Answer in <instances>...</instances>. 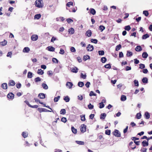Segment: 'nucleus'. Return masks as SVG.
I'll list each match as a JSON object with an SVG mask.
<instances>
[{"label":"nucleus","mask_w":152,"mask_h":152,"mask_svg":"<svg viewBox=\"0 0 152 152\" xmlns=\"http://www.w3.org/2000/svg\"><path fill=\"white\" fill-rule=\"evenodd\" d=\"M35 6L38 8H42L44 6V4L42 0H36L34 3Z\"/></svg>","instance_id":"1"},{"label":"nucleus","mask_w":152,"mask_h":152,"mask_svg":"<svg viewBox=\"0 0 152 152\" xmlns=\"http://www.w3.org/2000/svg\"><path fill=\"white\" fill-rule=\"evenodd\" d=\"M113 134L115 136L117 137H120L121 136L120 132L117 129H115L113 132Z\"/></svg>","instance_id":"2"},{"label":"nucleus","mask_w":152,"mask_h":152,"mask_svg":"<svg viewBox=\"0 0 152 152\" xmlns=\"http://www.w3.org/2000/svg\"><path fill=\"white\" fill-rule=\"evenodd\" d=\"M86 126L84 124H82L80 127V130L82 133H84L86 132Z\"/></svg>","instance_id":"3"},{"label":"nucleus","mask_w":152,"mask_h":152,"mask_svg":"<svg viewBox=\"0 0 152 152\" xmlns=\"http://www.w3.org/2000/svg\"><path fill=\"white\" fill-rule=\"evenodd\" d=\"M7 96L8 99H13L14 98V95L12 93H10L7 95Z\"/></svg>","instance_id":"4"},{"label":"nucleus","mask_w":152,"mask_h":152,"mask_svg":"<svg viewBox=\"0 0 152 152\" xmlns=\"http://www.w3.org/2000/svg\"><path fill=\"white\" fill-rule=\"evenodd\" d=\"M87 49L88 51H92L94 50V47L92 45L89 44L87 47Z\"/></svg>","instance_id":"5"},{"label":"nucleus","mask_w":152,"mask_h":152,"mask_svg":"<svg viewBox=\"0 0 152 152\" xmlns=\"http://www.w3.org/2000/svg\"><path fill=\"white\" fill-rule=\"evenodd\" d=\"M92 34L91 31L89 29L86 32L85 35L86 36L88 37H90L91 36Z\"/></svg>","instance_id":"6"},{"label":"nucleus","mask_w":152,"mask_h":152,"mask_svg":"<svg viewBox=\"0 0 152 152\" xmlns=\"http://www.w3.org/2000/svg\"><path fill=\"white\" fill-rule=\"evenodd\" d=\"M38 38V36L37 35L34 34L32 36L31 39L33 41L37 40Z\"/></svg>","instance_id":"7"},{"label":"nucleus","mask_w":152,"mask_h":152,"mask_svg":"<svg viewBox=\"0 0 152 152\" xmlns=\"http://www.w3.org/2000/svg\"><path fill=\"white\" fill-rule=\"evenodd\" d=\"M15 83L13 80H10L8 83L9 86H14L15 85Z\"/></svg>","instance_id":"8"},{"label":"nucleus","mask_w":152,"mask_h":152,"mask_svg":"<svg viewBox=\"0 0 152 152\" xmlns=\"http://www.w3.org/2000/svg\"><path fill=\"white\" fill-rule=\"evenodd\" d=\"M39 98L41 99H44L45 98V94L43 93H39L38 95Z\"/></svg>","instance_id":"9"},{"label":"nucleus","mask_w":152,"mask_h":152,"mask_svg":"<svg viewBox=\"0 0 152 152\" xmlns=\"http://www.w3.org/2000/svg\"><path fill=\"white\" fill-rule=\"evenodd\" d=\"M30 50V48L28 47H26L24 48L23 51L24 53H28Z\"/></svg>","instance_id":"10"},{"label":"nucleus","mask_w":152,"mask_h":152,"mask_svg":"<svg viewBox=\"0 0 152 152\" xmlns=\"http://www.w3.org/2000/svg\"><path fill=\"white\" fill-rule=\"evenodd\" d=\"M66 85L68 86L69 88H71L73 86V84L72 83L68 82L66 83Z\"/></svg>","instance_id":"11"},{"label":"nucleus","mask_w":152,"mask_h":152,"mask_svg":"<svg viewBox=\"0 0 152 152\" xmlns=\"http://www.w3.org/2000/svg\"><path fill=\"white\" fill-rule=\"evenodd\" d=\"M1 87L4 89H6L7 88V84L6 83H4L1 85Z\"/></svg>","instance_id":"12"},{"label":"nucleus","mask_w":152,"mask_h":152,"mask_svg":"<svg viewBox=\"0 0 152 152\" xmlns=\"http://www.w3.org/2000/svg\"><path fill=\"white\" fill-rule=\"evenodd\" d=\"M48 51H53L55 50V48L52 46H50L47 48Z\"/></svg>","instance_id":"13"},{"label":"nucleus","mask_w":152,"mask_h":152,"mask_svg":"<svg viewBox=\"0 0 152 152\" xmlns=\"http://www.w3.org/2000/svg\"><path fill=\"white\" fill-rule=\"evenodd\" d=\"M135 50L137 52L140 51L142 50V48L140 46H137L135 48Z\"/></svg>","instance_id":"14"},{"label":"nucleus","mask_w":152,"mask_h":152,"mask_svg":"<svg viewBox=\"0 0 152 152\" xmlns=\"http://www.w3.org/2000/svg\"><path fill=\"white\" fill-rule=\"evenodd\" d=\"M142 143L143 147L148 146V141H146L144 140L142 142Z\"/></svg>","instance_id":"15"},{"label":"nucleus","mask_w":152,"mask_h":152,"mask_svg":"<svg viewBox=\"0 0 152 152\" xmlns=\"http://www.w3.org/2000/svg\"><path fill=\"white\" fill-rule=\"evenodd\" d=\"M149 113L148 112H146L145 113V117L146 119H148L150 118Z\"/></svg>","instance_id":"16"},{"label":"nucleus","mask_w":152,"mask_h":152,"mask_svg":"<svg viewBox=\"0 0 152 152\" xmlns=\"http://www.w3.org/2000/svg\"><path fill=\"white\" fill-rule=\"evenodd\" d=\"M78 69L76 67H75L71 70V72L73 73H76L78 72Z\"/></svg>","instance_id":"17"},{"label":"nucleus","mask_w":152,"mask_h":152,"mask_svg":"<svg viewBox=\"0 0 152 152\" xmlns=\"http://www.w3.org/2000/svg\"><path fill=\"white\" fill-rule=\"evenodd\" d=\"M106 116V115L105 113L101 114L100 115V118L101 119H104L105 118Z\"/></svg>","instance_id":"18"},{"label":"nucleus","mask_w":152,"mask_h":152,"mask_svg":"<svg viewBox=\"0 0 152 152\" xmlns=\"http://www.w3.org/2000/svg\"><path fill=\"white\" fill-rule=\"evenodd\" d=\"M90 13L93 15H94L96 13L95 10L93 8H91L90 9Z\"/></svg>","instance_id":"19"},{"label":"nucleus","mask_w":152,"mask_h":152,"mask_svg":"<svg viewBox=\"0 0 152 152\" xmlns=\"http://www.w3.org/2000/svg\"><path fill=\"white\" fill-rule=\"evenodd\" d=\"M41 17V15L40 14H37L35 15L34 17V19H39Z\"/></svg>","instance_id":"20"},{"label":"nucleus","mask_w":152,"mask_h":152,"mask_svg":"<svg viewBox=\"0 0 152 152\" xmlns=\"http://www.w3.org/2000/svg\"><path fill=\"white\" fill-rule=\"evenodd\" d=\"M7 42L5 39H4L3 41L1 42L0 43L1 45L2 46L5 45H7Z\"/></svg>","instance_id":"21"},{"label":"nucleus","mask_w":152,"mask_h":152,"mask_svg":"<svg viewBox=\"0 0 152 152\" xmlns=\"http://www.w3.org/2000/svg\"><path fill=\"white\" fill-rule=\"evenodd\" d=\"M142 81L144 83H146L148 82V79L147 77H143L142 79Z\"/></svg>","instance_id":"22"},{"label":"nucleus","mask_w":152,"mask_h":152,"mask_svg":"<svg viewBox=\"0 0 152 152\" xmlns=\"http://www.w3.org/2000/svg\"><path fill=\"white\" fill-rule=\"evenodd\" d=\"M65 20L64 18L63 17L57 18H56L57 21H63Z\"/></svg>","instance_id":"23"},{"label":"nucleus","mask_w":152,"mask_h":152,"mask_svg":"<svg viewBox=\"0 0 152 152\" xmlns=\"http://www.w3.org/2000/svg\"><path fill=\"white\" fill-rule=\"evenodd\" d=\"M22 135L24 138H25L28 137V133L27 132H23L22 133Z\"/></svg>","instance_id":"24"},{"label":"nucleus","mask_w":152,"mask_h":152,"mask_svg":"<svg viewBox=\"0 0 152 152\" xmlns=\"http://www.w3.org/2000/svg\"><path fill=\"white\" fill-rule=\"evenodd\" d=\"M42 86L43 88L44 89H45L46 90L48 88V86L45 83H43L42 85Z\"/></svg>","instance_id":"25"},{"label":"nucleus","mask_w":152,"mask_h":152,"mask_svg":"<svg viewBox=\"0 0 152 152\" xmlns=\"http://www.w3.org/2000/svg\"><path fill=\"white\" fill-rule=\"evenodd\" d=\"M133 55L132 53L129 51H127V52L126 56L127 57H130Z\"/></svg>","instance_id":"26"},{"label":"nucleus","mask_w":152,"mask_h":152,"mask_svg":"<svg viewBox=\"0 0 152 152\" xmlns=\"http://www.w3.org/2000/svg\"><path fill=\"white\" fill-rule=\"evenodd\" d=\"M81 120L82 121H84L86 120L85 115H80Z\"/></svg>","instance_id":"27"},{"label":"nucleus","mask_w":152,"mask_h":152,"mask_svg":"<svg viewBox=\"0 0 152 152\" xmlns=\"http://www.w3.org/2000/svg\"><path fill=\"white\" fill-rule=\"evenodd\" d=\"M148 54L146 52H143L142 54V57L144 58H146L148 56Z\"/></svg>","instance_id":"28"},{"label":"nucleus","mask_w":152,"mask_h":152,"mask_svg":"<svg viewBox=\"0 0 152 152\" xmlns=\"http://www.w3.org/2000/svg\"><path fill=\"white\" fill-rule=\"evenodd\" d=\"M44 73V71L41 69H39L37 71V73L40 75H42Z\"/></svg>","instance_id":"29"},{"label":"nucleus","mask_w":152,"mask_h":152,"mask_svg":"<svg viewBox=\"0 0 152 152\" xmlns=\"http://www.w3.org/2000/svg\"><path fill=\"white\" fill-rule=\"evenodd\" d=\"M149 37V35L147 34H144L142 36V39H145L148 38Z\"/></svg>","instance_id":"30"},{"label":"nucleus","mask_w":152,"mask_h":152,"mask_svg":"<svg viewBox=\"0 0 152 152\" xmlns=\"http://www.w3.org/2000/svg\"><path fill=\"white\" fill-rule=\"evenodd\" d=\"M126 99V96L124 95H122L121 96V100L122 101H125Z\"/></svg>","instance_id":"31"},{"label":"nucleus","mask_w":152,"mask_h":152,"mask_svg":"<svg viewBox=\"0 0 152 152\" xmlns=\"http://www.w3.org/2000/svg\"><path fill=\"white\" fill-rule=\"evenodd\" d=\"M71 129L72 132L73 133L75 134L77 133V129H75L73 126L71 127Z\"/></svg>","instance_id":"32"},{"label":"nucleus","mask_w":152,"mask_h":152,"mask_svg":"<svg viewBox=\"0 0 152 152\" xmlns=\"http://www.w3.org/2000/svg\"><path fill=\"white\" fill-rule=\"evenodd\" d=\"M88 59H90V56L88 55H86L84 56L83 60L84 61H86Z\"/></svg>","instance_id":"33"},{"label":"nucleus","mask_w":152,"mask_h":152,"mask_svg":"<svg viewBox=\"0 0 152 152\" xmlns=\"http://www.w3.org/2000/svg\"><path fill=\"white\" fill-rule=\"evenodd\" d=\"M121 48V45L120 44H119L115 48V50L117 51H118L120 50V48Z\"/></svg>","instance_id":"34"},{"label":"nucleus","mask_w":152,"mask_h":152,"mask_svg":"<svg viewBox=\"0 0 152 152\" xmlns=\"http://www.w3.org/2000/svg\"><path fill=\"white\" fill-rule=\"evenodd\" d=\"M101 60L102 63H104L106 61L107 59L105 57H103L101 58Z\"/></svg>","instance_id":"35"},{"label":"nucleus","mask_w":152,"mask_h":152,"mask_svg":"<svg viewBox=\"0 0 152 152\" xmlns=\"http://www.w3.org/2000/svg\"><path fill=\"white\" fill-rule=\"evenodd\" d=\"M141 114L140 113H137L136 115V118L137 119H140L141 118Z\"/></svg>","instance_id":"36"},{"label":"nucleus","mask_w":152,"mask_h":152,"mask_svg":"<svg viewBox=\"0 0 152 152\" xmlns=\"http://www.w3.org/2000/svg\"><path fill=\"white\" fill-rule=\"evenodd\" d=\"M78 85L80 87H82L84 85V84L83 82H79L78 83Z\"/></svg>","instance_id":"37"},{"label":"nucleus","mask_w":152,"mask_h":152,"mask_svg":"<svg viewBox=\"0 0 152 152\" xmlns=\"http://www.w3.org/2000/svg\"><path fill=\"white\" fill-rule=\"evenodd\" d=\"M32 77V72H28V73L27 77L28 78H31Z\"/></svg>","instance_id":"38"},{"label":"nucleus","mask_w":152,"mask_h":152,"mask_svg":"<svg viewBox=\"0 0 152 152\" xmlns=\"http://www.w3.org/2000/svg\"><path fill=\"white\" fill-rule=\"evenodd\" d=\"M64 99L66 102H68L69 101V99L68 96H66Z\"/></svg>","instance_id":"39"},{"label":"nucleus","mask_w":152,"mask_h":152,"mask_svg":"<svg viewBox=\"0 0 152 152\" xmlns=\"http://www.w3.org/2000/svg\"><path fill=\"white\" fill-rule=\"evenodd\" d=\"M104 66L106 68L108 69H110L111 68V65L110 64H106Z\"/></svg>","instance_id":"40"},{"label":"nucleus","mask_w":152,"mask_h":152,"mask_svg":"<svg viewBox=\"0 0 152 152\" xmlns=\"http://www.w3.org/2000/svg\"><path fill=\"white\" fill-rule=\"evenodd\" d=\"M60 96H58L57 97L54 98V101L55 102H57L59 99L60 98Z\"/></svg>","instance_id":"41"},{"label":"nucleus","mask_w":152,"mask_h":152,"mask_svg":"<svg viewBox=\"0 0 152 152\" xmlns=\"http://www.w3.org/2000/svg\"><path fill=\"white\" fill-rule=\"evenodd\" d=\"M60 113L61 114H65L66 113V110L64 109H62L60 111Z\"/></svg>","instance_id":"42"},{"label":"nucleus","mask_w":152,"mask_h":152,"mask_svg":"<svg viewBox=\"0 0 152 152\" xmlns=\"http://www.w3.org/2000/svg\"><path fill=\"white\" fill-rule=\"evenodd\" d=\"M111 131L110 130L107 129L105 130V134L107 135H109L110 134Z\"/></svg>","instance_id":"43"},{"label":"nucleus","mask_w":152,"mask_h":152,"mask_svg":"<svg viewBox=\"0 0 152 152\" xmlns=\"http://www.w3.org/2000/svg\"><path fill=\"white\" fill-rule=\"evenodd\" d=\"M66 6L69 7H70L71 6H73V3L72 2L70 1L68 2L66 4Z\"/></svg>","instance_id":"44"},{"label":"nucleus","mask_w":152,"mask_h":152,"mask_svg":"<svg viewBox=\"0 0 152 152\" xmlns=\"http://www.w3.org/2000/svg\"><path fill=\"white\" fill-rule=\"evenodd\" d=\"M76 143L79 145H84V143L83 141H76Z\"/></svg>","instance_id":"45"},{"label":"nucleus","mask_w":152,"mask_h":152,"mask_svg":"<svg viewBox=\"0 0 152 152\" xmlns=\"http://www.w3.org/2000/svg\"><path fill=\"white\" fill-rule=\"evenodd\" d=\"M91 41L92 42L96 44L97 43L98 41L96 39H92L91 40Z\"/></svg>","instance_id":"46"},{"label":"nucleus","mask_w":152,"mask_h":152,"mask_svg":"<svg viewBox=\"0 0 152 152\" xmlns=\"http://www.w3.org/2000/svg\"><path fill=\"white\" fill-rule=\"evenodd\" d=\"M99 107L100 108H102L104 107V105L103 104V102H101L99 103Z\"/></svg>","instance_id":"47"},{"label":"nucleus","mask_w":152,"mask_h":152,"mask_svg":"<svg viewBox=\"0 0 152 152\" xmlns=\"http://www.w3.org/2000/svg\"><path fill=\"white\" fill-rule=\"evenodd\" d=\"M52 61L54 63H58V60L55 58H52Z\"/></svg>","instance_id":"48"},{"label":"nucleus","mask_w":152,"mask_h":152,"mask_svg":"<svg viewBox=\"0 0 152 152\" xmlns=\"http://www.w3.org/2000/svg\"><path fill=\"white\" fill-rule=\"evenodd\" d=\"M99 54V55H103L104 54V52L103 50H100L98 51Z\"/></svg>","instance_id":"49"},{"label":"nucleus","mask_w":152,"mask_h":152,"mask_svg":"<svg viewBox=\"0 0 152 152\" xmlns=\"http://www.w3.org/2000/svg\"><path fill=\"white\" fill-rule=\"evenodd\" d=\"M34 81L35 82L40 81H41V79L39 77H37L35 78Z\"/></svg>","instance_id":"50"},{"label":"nucleus","mask_w":152,"mask_h":152,"mask_svg":"<svg viewBox=\"0 0 152 152\" xmlns=\"http://www.w3.org/2000/svg\"><path fill=\"white\" fill-rule=\"evenodd\" d=\"M88 108L90 110L94 108V106L90 103L88 106Z\"/></svg>","instance_id":"51"},{"label":"nucleus","mask_w":152,"mask_h":152,"mask_svg":"<svg viewBox=\"0 0 152 152\" xmlns=\"http://www.w3.org/2000/svg\"><path fill=\"white\" fill-rule=\"evenodd\" d=\"M86 74L83 75L82 73H81L80 75V77L83 79H85L86 78Z\"/></svg>","instance_id":"52"},{"label":"nucleus","mask_w":152,"mask_h":152,"mask_svg":"<svg viewBox=\"0 0 152 152\" xmlns=\"http://www.w3.org/2000/svg\"><path fill=\"white\" fill-rule=\"evenodd\" d=\"M35 101L36 102H39L40 104H44L42 102H41L40 101V100L34 98V99Z\"/></svg>","instance_id":"53"},{"label":"nucleus","mask_w":152,"mask_h":152,"mask_svg":"<svg viewBox=\"0 0 152 152\" xmlns=\"http://www.w3.org/2000/svg\"><path fill=\"white\" fill-rule=\"evenodd\" d=\"M143 14L146 16H147L149 15L148 12L147 11H144L143 12Z\"/></svg>","instance_id":"54"},{"label":"nucleus","mask_w":152,"mask_h":152,"mask_svg":"<svg viewBox=\"0 0 152 152\" xmlns=\"http://www.w3.org/2000/svg\"><path fill=\"white\" fill-rule=\"evenodd\" d=\"M68 31L70 34H72L74 32V29H68Z\"/></svg>","instance_id":"55"},{"label":"nucleus","mask_w":152,"mask_h":152,"mask_svg":"<svg viewBox=\"0 0 152 152\" xmlns=\"http://www.w3.org/2000/svg\"><path fill=\"white\" fill-rule=\"evenodd\" d=\"M66 20L67 21V22L69 23H72L73 22V20L72 19L69 18L67 19Z\"/></svg>","instance_id":"56"},{"label":"nucleus","mask_w":152,"mask_h":152,"mask_svg":"<svg viewBox=\"0 0 152 152\" xmlns=\"http://www.w3.org/2000/svg\"><path fill=\"white\" fill-rule=\"evenodd\" d=\"M61 121L65 123H66L67 121L66 118L65 117H63L61 118Z\"/></svg>","instance_id":"57"},{"label":"nucleus","mask_w":152,"mask_h":152,"mask_svg":"<svg viewBox=\"0 0 152 152\" xmlns=\"http://www.w3.org/2000/svg\"><path fill=\"white\" fill-rule=\"evenodd\" d=\"M140 68L141 69H144L145 68V65L144 64H140L139 65Z\"/></svg>","instance_id":"58"},{"label":"nucleus","mask_w":152,"mask_h":152,"mask_svg":"<svg viewBox=\"0 0 152 152\" xmlns=\"http://www.w3.org/2000/svg\"><path fill=\"white\" fill-rule=\"evenodd\" d=\"M134 82L135 86H139L138 82L137 80H135Z\"/></svg>","instance_id":"59"},{"label":"nucleus","mask_w":152,"mask_h":152,"mask_svg":"<svg viewBox=\"0 0 152 152\" xmlns=\"http://www.w3.org/2000/svg\"><path fill=\"white\" fill-rule=\"evenodd\" d=\"M89 95L90 96H96V94H95L93 91H91Z\"/></svg>","instance_id":"60"},{"label":"nucleus","mask_w":152,"mask_h":152,"mask_svg":"<svg viewBox=\"0 0 152 152\" xmlns=\"http://www.w3.org/2000/svg\"><path fill=\"white\" fill-rule=\"evenodd\" d=\"M16 86L18 88H20L21 86V85L20 83H18L16 85Z\"/></svg>","instance_id":"61"},{"label":"nucleus","mask_w":152,"mask_h":152,"mask_svg":"<svg viewBox=\"0 0 152 152\" xmlns=\"http://www.w3.org/2000/svg\"><path fill=\"white\" fill-rule=\"evenodd\" d=\"M70 50L72 52H76V50L75 48L74 47H72L70 48Z\"/></svg>","instance_id":"62"},{"label":"nucleus","mask_w":152,"mask_h":152,"mask_svg":"<svg viewBox=\"0 0 152 152\" xmlns=\"http://www.w3.org/2000/svg\"><path fill=\"white\" fill-rule=\"evenodd\" d=\"M128 126H127L126 127V128H125V129L124 130L123 132H124V134L126 133L127 132L128 129Z\"/></svg>","instance_id":"63"},{"label":"nucleus","mask_w":152,"mask_h":152,"mask_svg":"<svg viewBox=\"0 0 152 152\" xmlns=\"http://www.w3.org/2000/svg\"><path fill=\"white\" fill-rule=\"evenodd\" d=\"M64 51L62 49H61L60 50L59 53L61 54H64Z\"/></svg>","instance_id":"64"}]
</instances>
